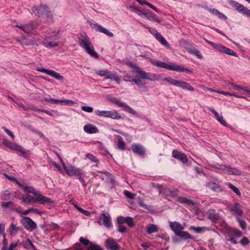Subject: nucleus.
<instances>
[{
    "label": "nucleus",
    "instance_id": "nucleus-1",
    "mask_svg": "<svg viewBox=\"0 0 250 250\" xmlns=\"http://www.w3.org/2000/svg\"><path fill=\"white\" fill-rule=\"evenodd\" d=\"M35 197L32 196L30 195H27L26 197L22 199V202L29 204L32 202H40L41 204L48 203L51 204L53 203V201L50 198L46 197L42 195L40 192L37 191V192L34 193Z\"/></svg>",
    "mask_w": 250,
    "mask_h": 250
},
{
    "label": "nucleus",
    "instance_id": "nucleus-2",
    "mask_svg": "<svg viewBox=\"0 0 250 250\" xmlns=\"http://www.w3.org/2000/svg\"><path fill=\"white\" fill-rule=\"evenodd\" d=\"M32 10L39 18L44 17L47 21H52L53 19L51 12L49 7L46 5L41 4L37 6H34Z\"/></svg>",
    "mask_w": 250,
    "mask_h": 250
},
{
    "label": "nucleus",
    "instance_id": "nucleus-3",
    "mask_svg": "<svg viewBox=\"0 0 250 250\" xmlns=\"http://www.w3.org/2000/svg\"><path fill=\"white\" fill-rule=\"evenodd\" d=\"M60 159L63 166L65 172L68 176H75L77 177L79 176H81V175H83V172L82 169L75 167L71 165L66 166L60 157Z\"/></svg>",
    "mask_w": 250,
    "mask_h": 250
},
{
    "label": "nucleus",
    "instance_id": "nucleus-4",
    "mask_svg": "<svg viewBox=\"0 0 250 250\" xmlns=\"http://www.w3.org/2000/svg\"><path fill=\"white\" fill-rule=\"evenodd\" d=\"M211 168L222 170L224 173L239 176L241 174V171L235 168L223 165H210Z\"/></svg>",
    "mask_w": 250,
    "mask_h": 250
},
{
    "label": "nucleus",
    "instance_id": "nucleus-5",
    "mask_svg": "<svg viewBox=\"0 0 250 250\" xmlns=\"http://www.w3.org/2000/svg\"><path fill=\"white\" fill-rule=\"evenodd\" d=\"M206 42L208 43V44H209V45L215 48L216 49H217V50L221 52L225 53L230 56H233L235 57L237 56V53L236 52L233 51L232 50L222 45L221 44L215 43L213 42L209 41L207 40H206Z\"/></svg>",
    "mask_w": 250,
    "mask_h": 250
},
{
    "label": "nucleus",
    "instance_id": "nucleus-6",
    "mask_svg": "<svg viewBox=\"0 0 250 250\" xmlns=\"http://www.w3.org/2000/svg\"><path fill=\"white\" fill-rule=\"evenodd\" d=\"M229 3L232 7L235 8V10L241 13L244 16L250 19V10L245 7L243 5L236 2V1L230 0Z\"/></svg>",
    "mask_w": 250,
    "mask_h": 250
},
{
    "label": "nucleus",
    "instance_id": "nucleus-7",
    "mask_svg": "<svg viewBox=\"0 0 250 250\" xmlns=\"http://www.w3.org/2000/svg\"><path fill=\"white\" fill-rule=\"evenodd\" d=\"M21 223L25 229L29 231H32L37 228L36 223L29 217H22L21 220Z\"/></svg>",
    "mask_w": 250,
    "mask_h": 250
},
{
    "label": "nucleus",
    "instance_id": "nucleus-8",
    "mask_svg": "<svg viewBox=\"0 0 250 250\" xmlns=\"http://www.w3.org/2000/svg\"><path fill=\"white\" fill-rule=\"evenodd\" d=\"M165 83H169L173 85H175L178 87H182L184 89H187L190 91H193L194 88L189 85L188 83L182 82L181 81H177L176 79H162Z\"/></svg>",
    "mask_w": 250,
    "mask_h": 250
},
{
    "label": "nucleus",
    "instance_id": "nucleus-9",
    "mask_svg": "<svg viewBox=\"0 0 250 250\" xmlns=\"http://www.w3.org/2000/svg\"><path fill=\"white\" fill-rule=\"evenodd\" d=\"M88 22L89 24L91 26V27L96 32L104 33L110 38L113 37L114 35L112 32L109 31L107 29L104 27L102 25L98 24L96 22H93L90 21H88Z\"/></svg>",
    "mask_w": 250,
    "mask_h": 250
},
{
    "label": "nucleus",
    "instance_id": "nucleus-10",
    "mask_svg": "<svg viewBox=\"0 0 250 250\" xmlns=\"http://www.w3.org/2000/svg\"><path fill=\"white\" fill-rule=\"evenodd\" d=\"M229 209L232 214L236 216V217H240L243 214L242 206L237 202H235L233 204L229 206Z\"/></svg>",
    "mask_w": 250,
    "mask_h": 250
},
{
    "label": "nucleus",
    "instance_id": "nucleus-11",
    "mask_svg": "<svg viewBox=\"0 0 250 250\" xmlns=\"http://www.w3.org/2000/svg\"><path fill=\"white\" fill-rule=\"evenodd\" d=\"M2 144L10 149L19 151L22 154H25L26 153L25 151L21 146L13 143L6 139H4L2 140Z\"/></svg>",
    "mask_w": 250,
    "mask_h": 250
},
{
    "label": "nucleus",
    "instance_id": "nucleus-12",
    "mask_svg": "<svg viewBox=\"0 0 250 250\" xmlns=\"http://www.w3.org/2000/svg\"><path fill=\"white\" fill-rule=\"evenodd\" d=\"M37 24L36 22L33 21L26 24L21 25L17 24L15 25L16 27L20 28L27 34L30 33L32 31L35 30L37 28Z\"/></svg>",
    "mask_w": 250,
    "mask_h": 250
},
{
    "label": "nucleus",
    "instance_id": "nucleus-13",
    "mask_svg": "<svg viewBox=\"0 0 250 250\" xmlns=\"http://www.w3.org/2000/svg\"><path fill=\"white\" fill-rule=\"evenodd\" d=\"M105 246L108 250H119L120 246L113 238L105 240Z\"/></svg>",
    "mask_w": 250,
    "mask_h": 250
},
{
    "label": "nucleus",
    "instance_id": "nucleus-14",
    "mask_svg": "<svg viewBox=\"0 0 250 250\" xmlns=\"http://www.w3.org/2000/svg\"><path fill=\"white\" fill-rule=\"evenodd\" d=\"M81 47L84 49L86 52L88 54H89L91 56H92L96 59L99 58V55H98L97 52L94 51V48L91 42Z\"/></svg>",
    "mask_w": 250,
    "mask_h": 250
},
{
    "label": "nucleus",
    "instance_id": "nucleus-15",
    "mask_svg": "<svg viewBox=\"0 0 250 250\" xmlns=\"http://www.w3.org/2000/svg\"><path fill=\"white\" fill-rule=\"evenodd\" d=\"M207 215L208 218L211 220L213 223H216L220 218V216L218 213H217L215 209H209Z\"/></svg>",
    "mask_w": 250,
    "mask_h": 250
},
{
    "label": "nucleus",
    "instance_id": "nucleus-16",
    "mask_svg": "<svg viewBox=\"0 0 250 250\" xmlns=\"http://www.w3.org/2000/svg\"><path fill=\"white\" fill-rule=\"evenodd\" d=\"M78 43L81 47L91 42L86 33L84 32L78 34Z\"/></svg>",
    "mask_w": 250,
    "mask_h": 250
},
{
    "label": "nucleus",
    "instance_id": "nucleus-17",
    "mask_svg": "<svg viewBox=\"0 0 250 250\" xmlns=\"http://www.w3.org/2000/svg\"><path fill=\"white\" fill-rule=\"evenodd\" d=\"M127 65L130 67L135 69L136 72L140 76V78H148L147 74L143 71L139 67L137 66V64L134 62H130L127 63Z\"/></svg>",
    "mask_w": 250,
    "mask_h": 250
},
{
    "label": "nucleus",
    "instance_id": "nucleus-18",
    "mask_svg": "<svg viewBox=\"0 0 250 250\" xmlns=\"http://www.w3.org/2000/svg\"><path fill=\"white\" fill-rule=\"evenodd\" d=\"M172 156L173 158L181 161L183 163H186L188 159L186 155L174 149L172 151Z\"/></svg>",
    "mask_w": 250,
    "mask_h": 250
},
{
    "label": "nucleus",
    "instance_id": "nucleus-19",
    "mask_svg": "<svg viewBox=\"0 0 250 250\" xmlns=\"http://www.w3.org/2000/svg\"><path fill=\"white\" fill-rule=\"evenodd\" d=\"M169 227L175 235L184 229V227L182 225L176 221L170 222Z\"/></svg>",
    "mask_w": 250,
    "mask_h": 250
},
{
    "label": "nucleus",
    "instance_id": "nucleus-20",
    "mask_svg": "<svg viewBox=\"0 0 250 250\" xmlns=\"http://www.w3.org/2000/svg\"><path fill=\"white\" fill-rule=\"evenodd\" d=\"M132 151L141 156H144L146 153L145 149L143 146L139 144H136L131 146Z\"/></svg>",
    "mask_w": 250,
    "mask_h": 250
},
{
    "label": "nucleus",
    "instance_id": "nucleus-21",
    "mask_svg": "<svg viewBox=\"0 0 250 250\" xmlns=\"http://www.w3.org/2000/svg\"><path fill=\"white\" fill-rule=\"evenodd\" d=\"M153 64L155 65L160 67L161 68H166L168 70H174V65L175 64L172 63H167L165 62L160 61H157L155 62H154Z\"/></svg>",
    "mask_w": 250,
    "mask_h": 250
},
{
    "label": "nucleus",
    "instance_id": "nucleus-22",
    "mask_svg": "<svg viewBox=\"0 0 250 250\" xmlns=\"http://www.w3.org/2000/svg\"><path fill=\"white\" fill-rule=\"evenodd\" d=\"M101 216L103 217L104 225L107 228H110L111 227L112 223L109 214L107 212H103L101 214Z\"/></svg>",
    "mask_w": 250,
    "mask_h": 250
},
{
    "label": "nucleus",
    "instance_id": "nucleus-23",
    "mask_svg": "<svg viewBox=\"0 0 250 250\" xmlns=\"http://www.w3.org/2000/svg\"><path fill=\"white\" fill-rule=\"evenodd\" d=\"M145 80V79H132V80H129L128 81L134 82L142 91H146L147 90V88Z\"/></svg>",
    "mask_w": 250,
    "mask_h": 250
},
{
    "label": "nucleus",
    "instance_id": "nucleus-24",
    "mask_svg": "<svg viewBox=\"0 0 250 250\" xmlns=\"http://www.w3.org/2000/svg\"><path fill=\"white\" fill-rule=\"evenodd\" d=\"M209 111L213 113L215 116L216 119L222 125L225 126H227V124L222 115H220L213 108H209Z\"/></svg>",
    "mask_w": 250,
    "mask_h": 250
},
{
    "label": "nucleus",
    "instance_id": "nucleus-25",
    "mask_svg": "<svg viewBox=\"0 0 250 250\" xmlns=\"http://www.w3.org/2000/svg\"><path fill=\"white\" fill-rule=\"evenodd\" d=\"M227 233L229 237L235 236L237 238H240L242 236V232L240 230L233 228L228 229Z\"/></svg>",
    "mask_w": 250,
    "mask_h": 250
},
{
    "label": "nucleus",
    "instance_id": "nucleus-26",
    "mask_svg": "<svg viewBox=\"0 0 250 250\" xmlns=\"http://www.w3.org/2000/svg\"><path fill=\"white\" fill-rule=\"evenodd\" d=\"M143 15L145 16L147 19L155 21L158 23L161 22V20L158 18L156 15L152 13L149 10L143 12Z\"/></svg>",
    "mask_w": 250,
    "mask_h": 250
},
{
    "label": "nucleus",
    "instance_id": "nucleus-27",
    "mask_svg": "<svg viewBox=\"0 0 250 250\" xmlns=\"http://www.w3.org/2000/svg\"><path fill=\"white\" fill-rule=\"evenodd\" d=\"M113 102L114 103L120 107H124L126 110L131 113L132 114L135 115L136 114V112L135 110H134L132 108H130L128 105H126L124 103H121L118 100L115 99Z\"/></svg>",
    "mask_w": 250,
    "mask_h": 250
},
{
    "label": "nucleus",
    "instance_id": "nucleus-28",
    "mask_svg": "<svg viewBox=\"0 0 250 250\" xmlns=\"http://www.w3.org/2000/svg\"><path fill=\"white\" fill-rule=\"evenodd\" d=\"M84 131L87 133L93 134L98 132V128L95 125L92 124H88L84 126Z\"/></svg>",
    "mask_w": 250,
    "mask_h": 250
},
{
    "label": "nucleus",
    "instance_id": "nucleus-29",
    "mask_svg": "<svg viewBox=\"0 0 250 250\" xmlns=\"http://www.w3.org/2000/svg\"><path fill=\"white\" fill-rule=\"evenodd\" d=\"M206 186L211 189L215 192H221L223 191L222 187L216 183L209 182L206 183Z\"/></svg>",
    "mask_w": 250,
    "mask_h": 250
},
{
    "label": "nucleus",
    "instance_id": "nucleus-30",
    "mask_svg": "<svg viewBox=\"0 0 250 250\" xmlns=\"http://www.w3.org/2000/svg\"><path fill=\"white\" fill-rule=\"evenodd\" d=\"M176 236H179L184 240L194 239L193 236L190 235L188 231H181L179 233H178Z\"/></svg>",
    "mask_w": 250,
    "mask_h": 250
},
{
    "label": "nucleus",
    "instance_id": "nucleus-31",
    "mask_svg": "<svg viewBox=\"0 0 250 250\" xmlns=\"http://www.w3.org/2000/svg\"><path fill=\"white\" fill-rule=\"evenodd\" d=\"M208 11L213 14H214L215 16H217L219 18L221 19H223V20H227V17L226 15H225L224 14H223L222 13L220 12L219 11H218L217 9H215V8H213V9H211V8H209L208 9Z\"/></svg>",
    "mask_w": 250,
    "mask_h": 250
},
{
    "label": "nucleus",
    "instance_id": "nucleus-32",
    "mask_svg": "<svg viewBox=\"0 0 250 250\" xmlns=\"http://www.w3.org/2000/svg\"><path fill=\"white\" fill-rule=\"evenodd\" d=\"M177 201L182 204H186L188 206L194 205V203L192 200L188 199L184 197H178Z\"/></svg>",
    "mask_w": 250,
    "mask_h": 250
},
{
    "label": "nucleus",
    "instance_id": "nucleus-33",
    "mask_svg": "<svg viewBox=\"0 0 250 250\" xmlns=\"http://www.w3.org/2000/svg\"><path fill=\"white\" fill-rule=\"evenodd\" d=\"M85 156L87 158H88L92 162L95 164V166L96 167H99V160L96 157H95L93 154L89 153H87L85 155Z\"/></svg>",
    "mask_w": 250,
    "mask_h": 250
},
{
    "label": "nucleus",
    "instance_id": "nucleus-34",
    "mask_svg": "<svg viewBox=\"0 0 250 250\" xmlns=\"http://www.w3.org/2000/svg\"><path fill=\"white\" fill-rule=\"evenodd\" d=\"M96 74L101 77H105V78H118L116 77H110V72L108 70H99L96 72Z\"/></svg>",
    "mask_w": 250,
    "mask_h": 250
},
{
    "label": "nucleus",
    "instance_id": "nucleus-35",
    "mask_svg": "<svg viewBox=\"0 0 250 250\" xmlns=\"http://www.w3.org/2000/svg\"><path fill=\"white\" fill-rule=\"evenodd\" d=\"M229 85L230 88L234 89V90H239V89H243L245 91H246L247 93H249L250 94V87L248 88L247 87H241L240 86H239L235 83H229Z\"/></svg>",
    "mask_w": 250,
    "mask_h": 250
},
{
    "label": "nucleus",
    "instance_id": "nucleus-36",
    "mask_svg": "<svg viewBox=\"0 0 250 250\" xmlns=\"http://www.w3.org/2000/svg\"><path fill=\"white\" fill-rule=\"evenodd\" d=\"M188 52L191 54L194 55L199 59H201L203 57V56L200 51L195 48H188Z\"/></svg>",
    "mask_w": 250,
    "mask_h": 250
},
{
    "label": "nucleus",
    "instance_id": "nucleus-37",
    "mask_svg": "<svg viewBox=\"0 0 250 250\" xmlns=\"http://www.w3.org/2000/svg\"><path fill=\"white\" fill-rule=\"evenodd\" d=\"M155 38L163 45L169 46V44L167 42L160 33L157 34Z\"/></svg>",
    "mask_w": 250,
    "mask_h": 250
},
{
    "label": "nucleus",
    "instance_id": "nucleus-38",
    "mask_svg": "<svg viewBox=\"0 0 250 250\" xmlns=\"http://www.w3.org/2000/svg\"><path fill=\"white\" fill-rule=\"evenodd\" d=\"M45 73L54 78H63L60 74L52 70L47 69Z\"/></svg>",
    "mask_w": 250,
    "mask_h": 250
},
{
    "label": "nucleus",
    "instance_id": "nucleus-39",
    "mask_svg": "<svg viewBox=\"0 0 250 250\" xmlns=\"http://www.w3.org/2000/svg\"><path fill=\"white\" fill-rule=\"evenodd\" d=\"M45 73L54 78H63L60 74L52 70L47 69Z\"/></svg>",
    "mask_w": 250,
    "mask_h": 250
},
{
    "label": "nucleus",
    "instance_id": "nucleus-40",
    "mask_svg": "<svg viewBox=\"0 0 250 250\" xmlns=\"http://www.w3.org/2000/svg\"><path fill=\"white\" fill-rule=\"evenodd\" d=\"M158 231V228L156 225L154 224L149 225L147 227L146 232L148 234H151Z\"/></svg>",
    "mask_w": 250,
    "mask_h": 250
},
{
    "label": "nucleus",
    "instance_id": "nucleus-41",
    "mask_svg": "<svg viewBox=\"0 0 250 250\" xmlns=\"http://www.w3.org/2000/svg\"><path fill=\"white\" fill-rule=\"evenodd\" d=\"M174 71H177L178 72H185L187 73H191V71H190L189 69L188 68H185L182 66H181L179 65L175 64L174 65Z\"/></svg>",
    "mask_w": 250,
    "mask_h": 250
},
{
    "label": "nucleus",
    "instance_id": "nucleus-42",
    "mask_svg": "<svg viewBox=\"0 0 250 250\" xmlns=\"http://www.w3.org/2000/svg\"><path fill=\"white\" fill-rule=\"evenodd\" d=\"M44 46L47 48H54L59 46V42L46 41L43 42Z\"/></svg>",
    "mask_w": 250,
    "mask_h": 250
},
{
    "label": "nucleus",
    "instance_id": "nucleus-43",
    "mask_svg": "<svg viewBox=\"0 0 250 250\" xmlns=\"http://www.w3.org/2000/svg\"><path fill=\"white\" fill-rule=\"evenodd\" d=\"M117 146L121 150H124L125 149V143L121 136L118 137Z\"/></svg>",
    "mask_w": 250,
    "mask_h": 250
},
{
    "label": "nucleus",
    "instance_id": "nucleus-44",
    "mask_svg": "<svg viewBox=\"0 0 250 250\" xmlns=\"http://www.w3.org/2000/svg\"><path fill=\"white\" fill-rule=\"evenodd\" d=\"M21 229L20 227H16L14 223H11L10 225V234L11 235H15Z\"/></svg>",
    "mask_w": 250,
    "mask_h": 250
},
{
    "label": "nucleus",
    "instance_id": "nucleus-45",
    "mask_svg": "<svg viewBox=\"0 0 250 250\" xmlns=\"http://www.w3.org/2000/svg\"><path fill=\"white\" fill-rule=\"evenodd\" d=\"M109 117L113 119L119 120L122 118L121 115L117 111H109Z\"/></svg>",
    "mask_w": 250,
    "mask_h": 250
},
{
    "label": "nucleus",
    "instance_id": "nucleus-46",
    "mask_svg": "<svg viewBox=\"0 0 250 250\" xmlns=\"http://www.w3.org/2000/svg\"><path fill=\"white\" fill-rule=\"evenodd\" d=\"M167 192L166 195H169L173 197H176L178 196L179 191L177 189H173L171 190H168L167 191Z\"/></svg>",
    "mask_w": 250,
    "mask_h": 250
},
{
    "label": "nucleus",
    "instance_id": "nucleus-47",
    "mask_svg": "<svg viewBox=\"0 0 250 250\" xmlns=\"http://www.w3.org/2000/svg\"><path fill=\"white\" fill-rule=\"evenodd\" d=\"M22 246L25 249H29L31 247L34 248V246L31 240L27 239L22 242Z\"/></svg>",
    "mask_w": 250,
    "mask_h": 250
},
{
    "label": "nucleus",
    "instance_id": "nucleus-48",
    "mask_svg": "<svg viewBox=\"0 0 250 250\" xmlns=\"http://www.w3.org/2000/svg\"><path fill=\"white\" fill-rule=\"evenodd\" d=\"M79 241L81 244H83L84 246H87V247H89L92 243L88 239H85L83 237H81L79 238Z\"/></svg>",
    "mask_w": 250,
    "mask_h": 250
},
{
    "label": "nucleus",
    "instance_id": "nucleus-49",
    "mask_svg": "<svg viewBox=\"0 0 250 250\" xmlns=\"http://www.w3.org/2000/svg\"><path fill=\"white\" fill-rule=\"evenodd\" d=\"M87 250H103L97 244L93 243L92 242L90 245L87 248Z\"/></svg>",
    "mask_w": 250,
    "mask_h": 250
},
{
    "label": "nucleus",
    "instance_id": "nucleus-50",
    "mask_svg": "<svg viewBox=\"0 0 250 250\" xmlns=\"http://www.w3.org/2000/svg\"><path fill=\"white\" fill-rule=\"evenodd\" d=\"M236 220L239 223L240 227L243 230L245 229L247 227V223L246 221L240 218V217H236Z\"/></svg>",
    "mask_w": 250,
    "mask_h": 250
},
{
    "label": "nucleus",
    "instance_id": "nucleus-51",
    "mask_svg": "<svg viewBox=\"0 0 250 250\" xmlns=\"http://www.w3.org/2000/svg\"><path fill=\"white\" fill-rule=\"evenodd\" d=\"M125 223H126L128 227L131 228L134 226L133 218L130 216L125 217Z\"/></svg>",
    "mask_w": 250,
    "mask_h": 250
},
{
    "label": "nucleus",
    "instance_id": "nucleus-52",
    "mask_svg": "<svg viewBox=\"0 0 250 250\" xmlns=\"http://www.w3.org/2000/svg\"><path fill=\"white\" fill-rule=\"evenodd\" d=\"M1 199L6 201L10 198V193L8 191H5L1 194Z\"/></svg>",
    "mask_w": 250,
    "mask_h": 250
},
{
    "label": "nucleus",
    "instance_id": "nucleus-53",
    "mask_svg": "<svg viewBox=\"0 0 250 250\" xmlns=\"http://www.w3.org/2000/svg\"><path fill=\"white\" fill-rule=\"evenodd\" d=\"M229 187L231 189L233 190V191L237 195H240L241 194V193L239 191V190L238 189V188L236 187L235 186H234L233 184H229Z\"/></svg>",
    "mask_w": 250,
    "mask_h": 250
},
{
    "label": "nucleus",
    "instance_id": "nucleus-54",
    "mask_svg": "<svg viewBox=\"0 0 250 250\" xmlns=\"http://www.w3.org/2000/svg\"><path fill=\"white\" fill-rule=\"evenodd\" d=\"M101 174H104L106 177L108 176L109 175V173L107 171L103 172L98 171L95 172H92V175L94 177H100Z\"/></svg>",
    "mask_w": 250,
    "mask_h": 250
},
{
    "label": "nucleus",
    "instance_id": "nucleus-55",
    "mask_svg": "<svg viewBox=\"0 0 250 250\" xmlns=\"http://www.w3.org/2000/svg\"><path fill=\"white\" fill-rule=\"evenodd\" d=\"M124 195L127 198L130 199H133L135 198L136 195L135 194H133L129 192L128 190H125L124 191Z\"/></svg>",
    "mask_w": 250,
    "mask_h": 250
},
{
    "label": "nucleus",
    "instance_id": "nucleus-56",
    "mask_svg": "<svg viewBox=\"0 0 250 250\" xmlns=\"http://www.w3.org/2000/svg\"><path fill=\"white\" fill-rule=\"evenodd\" d=\"M13 205H14V204L11 201H8L7 202H3L1 204V207L4 208H12L13 207Z\"/></svg>",
    "mask_w": 250,
    "mask_h": 250
},
{
    "label": "nucleus",
    "instance_id": "nucleus-57",
    "mask_svg": "<svg viewBox=\"0 0 250 250\" xmlns=\"http://www.w3.org/2000/svg\"><path fill=\"white\" fill-rule=\"evenodd\" d=\"M98 113H96V115L100 116L109 117V111H98Z\"/></svg>",
    "mask_w": 250,
    "mask_h": 250
},
{
    "label": "nucleus",
    "instance_id": "nucleus-58",
    "mask_svg": "<svg viewBox=\"0 0 250 250\" xmlns=\"http://www.w3.org/2000/svg\"><path fill=\"white\" fill-rule=\"evenodd\" d=\"M129 8L132 9L133 11L136 13L138 15L141 16L143 15V12H142L138 7L136 6H130Z\"/></svg>",
    "mask_w": 250,
    "mask_h": 250
},
{
    "label": "nucleus",
    "instance_id": "nucleus-59",
    "mask_svg": "<svg viewBox=\"0 0 250 250\" xmlns=\"http://www.w3.org/2000/svg\"><path fill=\"white\" fill-rule=\"evenodd\" d=\"M74 250H83V248L80 243H75L72 247Z\"/></svg>",
    "mask_w": 250,
    "mask_h": 250
},
{
    "label": "nucleus",
    "instance_id": "nucleus-60",
    "mask_svg": "<svg viewBox=\"0 0 250 250\" xmlns=\"http://www.w3.org/2000/svg\"><path fill=\"white\" fill-rule=\"evenodd\" d=\"M118 231L123 233L126 231V228L123 224H118Z\"/></svg>",
    "mask_w": 250,
    "mask_h": 250
},
{
    "label": "nucleus",
    "instance_id": "nucleus-61",
    "mask_svg": "<svg viewBox=\"0 0 250 250\" xmlns=\"http://www.w3.org/2000/svg\"><path fill=\"white\" fill-rule=\"evenodd\" d=\"M249 243L250 241L249 239L246 237H243L240 241V243L241 244V245L245 246L249 245Z\"/></svg>",
    "mask_w": 250,
    "mask_h": 250
},
{
    "label": "nucleus",
    "instance_id": "nucleus-62",
    "mask_svg": "<svg viewBox=\"0 0 250 250\" xmlns=\"http://www.w3.org/2000/svg\"><path fill=\"white\" fill-rule=\"evenodd\" d=\"M204 229L203 227H195L194 226H191L189 228V229L191 230H194L197 233H200L202 232V230Z\"/></svg>",
    "mask_w": 250,
    "mask_h": 250
},
{
    "label": "nucleus",
    "instance_id": "nucleus-63",
    "mask_svg": "<svg viewBox=\"0 0 250 250\" xmlns=\"http://www.w3.org/2000/svg\"><path fill=\"white\" fill-rule=\"evenodd\" d=\"M81 109L85 112L91 113L93 111V108L91 106H82Z\"/></svg>",
    "mask_w": 250,
    "mask_h": 250
},
{
    "label": "nucleus",
    "instance_id": "nucleus-64",
    "mask_svg": "<svg viewBox=\"0 0 250 250\" xmlns=\"http://www.w3.org/2000/svg\"><path fill=\"white\" fill-rule=\"evenodd\" d=\"M19 242L17 241L15 243H11L9 247L8 250H14V249L18 246Z\"/></svg>",
    "mask_w": 250,
    "mask_h": 250
}]
</instances>
